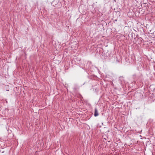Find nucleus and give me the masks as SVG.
Here are the masks:
<instances>
[{"label": "nucleus", "instance_id": "obj_3", "mask_svg": "<svg viewBox=\"0 0 155 155\" xmlns=\"http://www.w3.org/2000/svg\"><path fill=\"white\" fill-rule=\"evenodd\" d=\"M95 68H96L97 69V70L98 71H99V70L98 69L97 67H95Z\"/></svg>", "mask_w": 155, "mask_h": 155}, {"label": "nucleus", "instance_id": "obj_1", "mask_svg": "<svg viewBox=\"0 0 155 155\" xmlns=\"http://www.w3.org/2000/svg\"><path fill=\"white\" fill-rule=\"evenodd\" d=\"M94 111H95L94 115L95 117H97L98 115L99 114L96 108L95 109Z\"/></svg>", "mask_w": 155, "mask_h": 155}, {"label": "nucleus", "instance_id": "obj_5", "mask_svg": "<svg viewBox=\"0 0 155 155\" xmlns=\"http://www.w3.org/2000/svg\"><path fill=\"white\" fill-rule=\"evenodd\" d=\"M154 70L155 71V66L154 67Z\"/></svg>", "mask_w": 155, "mask_h": 155}, {"label": "nucleus", "instance_id": "obj_2", "mask_svg": "<svg viewBox=\"0 0 155 155\" xmlns=\"http://www.w3.org/2000/svg\"><path fill=\"white\" fill-rule=\"evenodd\" d=\"M111 85L112 86H114V84L113 83V82L111 84Z\"/></svg>", "mask_w": 155, "mask_h": 155}, {"label": "nucleus", "instance_id": "obj_6", "mask_svg": "<svg viewBox=\"0 0 155 155\" xmlns=\"http://www.w3.org/2000/svg\"><path fill=\"white\" fill-rule=\"evenodd\" d=\"M89 64H91V62H89Z\"/></svg>", "mask_w": 155, "mask_h": 155}, {"label": "nucleus", "instance_id": "obj_4", "mask_svg": "<svg viewBox=\"0 0 155 155\" xmlns=\"http://www.w3.org/2000/svg\"><path fill=\"white\" fill-rule=\"evenodd\" d=\"M121 77V78H123V77H119V78H120L119 80H120V78Z\"/></svg>", "mask_w": 155, "mask_h": 155}]
</instances>
